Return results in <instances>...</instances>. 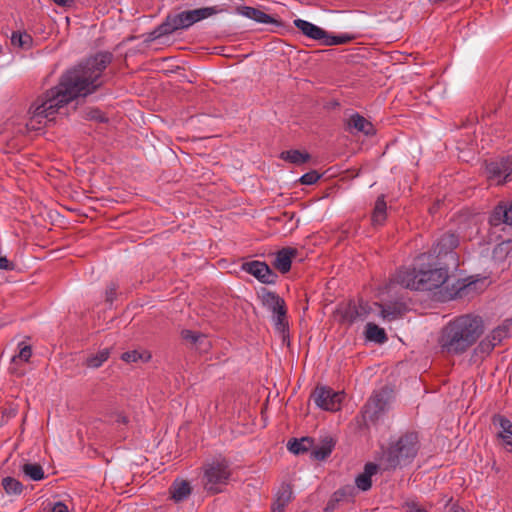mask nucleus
Segmentation results:
<instances>
[{
    "instance_id": "nucleus-14",
    "label": "nucleus",
    "mask_w": 512,
    "mask_h": 512,
    "mask_svg": "<svg viewBox=\"0 0 512 512\" xmlns=\"http://www.w3.org/2000/svg\"><path fill=\"white\" fill-rule=\"evenodd\" d=\"M258 295L263 306L267 308L272 313V315L279 313L280 310L287 308L284 299L275 292L263 288Z\"/></svg>"
},
{
    "instance_id": "nucleus-31",
    "label": "nucleus",
    "mask_w": 512,
    "mask_h": 512,
    "mask_svg": "<svg viewBox=\"0 0 512 512\" xmlns=\"http://www.w3.org/2000/svg\"><path fill=\"white\" fill-rule=\"evenodd\" d=\"M333 447L334 443L332 440H327L320 446L315 447L311 452V456L316 460H324L331 454Z\"/></svg>"
},
{
    "instance_id": "nucleus-35",
    "label": "nucleus",
    "mask_w": 512,
    "mask_h": 512,
    "mask_svg": "<svg viewBox=\"0 0 512 512\" xmlns=\"http://www.w3.org/2000/svg\"><path fill=\"white\" fill-rule=\"evenodd\" d=\"M359 313L355 305H348L342 312V320L348 324H352L360 318Z\"/></svg>"
},
{
    "instance_id": "nucleus-45",
    "label": "nucleus",
    "mask_w": 512,
    "mask_h": 512,
    "mask_svg": "<svg viewBox=\"0 0 512 512\" xmlns=\"http://www.w3.org/2000/svg\"><path fill=\"white\" fill-rule=\"evenodd\" d=\"M451 512H464V510L461 507H459L458 505H453L451 507Z\"/></svg>"
},
{
    "instance_id": "nucleus-6",
    "label": "nucleus",
    "mask_w": 512,
    "mask_h": 512,
    "mask_svg": "<svg viewBox=\"0 0 512 512\" xmlns=\"http://www.w3.org/2000/svg\"><path fill=\"white\" fill-rule=\"evenodd\" d=\"M419 439L416 433H406L393 443L387 452V462L390 467L409 464L417 455Z\"/></svg>"
},
{
    "instance_id": "nucleus-40",
    "label": "nucleus",
    "mask_w": 512,
    "mask_h": 512,
    "mask_svg": "<svg viewBox=\"0 0 512 512\" xmlns=\"http://www.w3.org/2000/svg\"><path fill=\"white\" fill-rule=\"evenodd\" d=\"M141 358L142 355L137 351H128L123 353L121 356V359L128 363L137 362Z\"/></svg>"
},
{
    "instance_id": "nucleus-9",
    "label": "nucleus",
    "mask_w": 512,
    "mask_h": 512,
    "mask_svg": "<svg viewBox=\"0 0 512 512\" xmlns=\"http://www.w3.org/2000/svg\"><path fill=\"white\" fill-rule=\"evenodd\" d=\"M509 336V326L500 325L493 329L475 348V353L481 356L489 355L493 349Z\"/></svg>"
},
{
    "instance_id": "nucleus-32",
    "label": "nucleus",
    "mask_w": 512,
    "mask_h": 512,
    "mask_svg": "<svg viewBox=\"0 0 512 512\" xmlns=\"http://www.w3.org/2000/svg\"><path fill=\"white\" fill-rule=\"evenodd\" d=\"M11 43L15 47L28 49L31 46L32 38L27 33L13 32L11 36Z\"/></svg>"
},
{
    "instance_id": "nucleus-23",
    "label": "nucleus",
    "mask_w": 512,
    "mask_h": 512,
    "mask_svg": "<svg viewBox=\"0 0 512 512\" xmlns=\"http://www.w3.org/2000/svg\"><path fill=\"white\" fill-rule=\"evenodd\" d=\"M272 321L275 331L285 339L289 331L287 308L280 310L279 313L273 314Z\"/></svg>"
},
{
    "instance_id": "nucleus-21",
    "label": "nucleus",
    "mask_w": 512,
    "mask_h": 512,
    "mask_svg": "<svg viewBox=\"0 0 512 512\" xmlns=\"http://www.w3.org/2000/svg\"><path fill=\"white\" fill-rule=\"evenodd\" d=\"M490 223L494 226L501 223L512 225V205L509 208L505 205H498L490 217Z\"/></svg>"
},
{
    "instance_id": "nucleus-7",
    "label": "nucleus",
    "mask_w": 512,
    "mask_h": 512,
    "mask_svg": "<svg viewBox=\"0 0 512 512\" xmlns=\"http://www.w3.org/2000/svg\"><path fill=\"white\" fill-rule=\"evenodd\" d=\"M315 404L327 411H337L340 409L344 398L343 392H335L333 389L325 386L316 387L312 394Z\"/></svg>"
},
{
    "instance_id": "nucleus-41",
    "label": "nucleus",
    "mask_w": 512,
    "mask_h": 512,
    "mask_svg": "<svg viewBox=\"0 0 512 512\" xmlns=\"http://www.w3.org/2000/svg\"><path fill=\"white\" fill-rule=\"evenodd\" d=\"M117 285L115 283H110V285L106 288V301L112 303L116 298Z\"/></svg>"
},
{
    "instance_id": "nucleus-38",
    "label": "nucleus",
    "mask_w": 512,
    "mask_h": 512,
    "mask_svg": "<svg viewBox=\"0 0 512 512\" xmlns=\"http://www.w3.org/2000/svg\"><path fill=\"white\" fill-rule=\"evenodd\" d=\"M402 508L406 510V512H429L425 508H423L415 499H407L403 502Z\"/></svg>"
},
{
    "instance_id": "nucleus-4",
    "label": "nucleus",
    "mask_w": 512,
    "mask_h": 512,
    "mask_svg": "<svg viewBox=\"0 0 512 512\" xmlns=\"http://www.w3.org/2000/svg\"><path fill=\"white\" fill-rule=\"evenodd\" d=\"M217 7H202L168 15L154 31L155 37L170 35L177 30L188 29L193 24L217 14Z\"/></svg>"
},
{
    "instance_id": "nucleus-42",
    "label": "nucleus",
    "mask_w": 512,
    "mask_h": 512,
    "mask_svg": "<svg viewBox=\"0 0 512 512\" xmlns=\"http://www.w3.org/2000/svg\"><path fill=\"white\" fill-rule=\"evenodd\" d=\"M0 269L2 270H13L14 264L10 262L6 257H0Z\"/></svg>"
},
{
    "instance_id": "nucleus-44",
    "label": "nucleus",
    "mask_w": 512,
    "mask_h": 512,
    "mask_svg": "<svg viewBox=\"0 0 512 512\" xmlns=\"http://www.w3.org/2000/svg\"><path fill=\"white\" fill-rule=\"evenodd\" d=\"M52 1L60 6H66L72 2V0H52Z\"/></svg>"
},
{
    "instance_id": "nucleus-34",
    "label": "nucleus",
    "mask_w": 512,
    "mask_h": 512,
    "mask_svg": "<svg viewBox=\"0 0 512 512\" xmlns=\"http://www.w3.org/2000/svg\"><path fill=\"white\" fill-rule=\"evenodd\" d=\"M19 352L17 355L13 356L12 363H17L18 361L28 362L32 356V348L30 345L21 342L19 345Z\"/></svg>"
},
{
    "instance_id": "nucleus-15",
    "label": "nucleus",
    "mask_w": 512,
    "mask_h": 512,
    "mask_svg": "<svg viewBox=\"0 0 512 512\" xmlns=\"http://www.w3.org/2000/svg\"><path fill=\"white\" fill-rule=\"evenodd\" d=\"M293 23L306 37L324 43L327 32L321 27L303 19H295Z\"/></svg>"
},
{
    "instance_id": "nucleus-29",
    "label": "nucleus",
    "mask_w": 512,
    "mask_h": 512,
    "mask_svg": "<svg viewBox=\"0 0 512 512\" xmlns=\"http://www.w3.org/2000/svg\"><path fill=\"white\" fill-rule=\"evenodd\" d=\"M292 492L286 488L283 489L277 496L276 501L272 506V512H284L285 507L291 501Z\"/></svg>"
},
{
    "instance_id": "nucleus-20",
    "label": "nucleus",
    "mask_w": 512,
    "mask_h": 512,
    "mask_svg": "<svg viewBox=\"0 0 512 512\" xmlns=\"http://www.w3.org/2000/svg\"><path fill=\"white\" fill-rule=\"evenodd\" d=\"M493 424L500 428L498 436L506 445L512 446V422L502 415H495Z\"/></svg>"
},
{
    "instance_id": "nucleus-43",
    "label": "nucleus",
    "mask_w": 512,
    "mask_h": 512,
    "mask_svg": "<svg viewBox=\"0 0 512 512\" xmlns=\"http://www.w3.org/2000/svg\"><path fill=\"white\" fill-rule=\"evenodd\" d=\"M51 512H68V507L63 502H57L53 505Z\"/></svg>"
},
{
    "instance_id": "nucleus-25",
    "label": "nucleus",
    "mask_w": 512,
    "mask_h": 512,
    "mask_svg": "<svg viewBox=\"0 0 512 512\" xmlns=\"http://www.w3.org/2000/svg\"><path fill=\"white\" fill-rule=\"evenodd\" d=\"M366 338L370 341L382 344L387 341V335L383 328L374 323H367L365 330Z\"/></svg>"
},
{
    "instance_id": "nucleus-2",
    "label": "nucleus",
    "mask_w": 512,
    "mask_h": 512,
    "mask_svg": "<svg viewBox=\"0 0 512 512\" xmlns=\"http://www.w3.org/2000/svg\"><path fill=\"white\" fill-rule=\"evenodd\" d=\"M483 332L481 317L471 314L457 316L441 329L438 344L444 353L462 355L477 342Z\"/></svg>"
},
{
    "instance_id": "nucleus-46",
    "label": "nucleus",
    "mask_w": 512,
    "mask_h": 512,
    "mask_svg": "<svg viewBox=\"0 0 512 512\" xmlns=\"http://www.w3.org/2000/svg\"><path fill=\"white\" fill-rule=\"evenodd\" d=\"M121 421H122L123 423H126V418H125V417H121Z\"/></svg>"
},
{
    "instance_id": "nucleus-33",
    "label": "nucleus",
    "mask_w": 512,
    "mask_h": 512,
    "mask_svg": "<svg viewBox=\"0 0 512 512\" xmlns=\"http://www.w3.org/2000/svg\"><path fill=\"white\" fill-rule=\"evenodd\" d=\"M377 306L380 308V316L384 320L392 321L401 315V310L396 306H383L381 304H377Z\"/></svg>"
},
{
    "instance_id": "nucleus-16",
    "label": "nucleus",
    "mask_w": 512,
    "mask_h": 512,
    "mask_svg": "<svg viewBox=\"0 0 512 512\" xmlns=\"http://www.w3.org/2000/svg\"><path fill=\"white\" fill-rule=\"evenodd\" d=\"M237 13L261 24H275L277 26L281 25L278 20L254 7L240 6L237 8Z\"/></svg>"
},
{
    "instance_id": "nucleus-22",
    "label": "nucleus",
    "mask_w": 512,
    "mask_h": 512,
    "mask_svg": "<svg viewBox=\"0 0 512 512\" xmlns=\"http://www.w3.org/2000/svg\"><path fill=\"white\" fill-rule=\"evenodd\" d=\"M387 205L384 199V195L377 198L374 209L372 212V224L375 226L383 225L387 217Z\"/></svg>"
},
{
    "instance_id": "nucleus-37",
    "label": "nucleus",
    "mask_w": 512,
    "mask_h": 512,
    "mask_svg": "<svg viewBox=\"0 0 512 512\" xmlns=\"http://www.w3.org/2000/svg\"><path fill=\"white\" fill-rule=\"evenodd\" d=\"M182 338L190 341L191 343H202L206 340V337L198 332L192 331V330H183L182 331Z\"/></svg>"
},
{
    "instance_id": "nucleus-26",
    "label": "nucleus",
    "mask_w": 512,
    "mask_h": 512,
    "mask_svg": "<svg viewBox=\"0 0 512 512\" xmlns=\"http://www.w3.org/2000/svg\"><path fill=\"white\" fill-rule=\"evenodd\" d=\"M21 470L26 477L33 481H40L45 477L42 466L37 463H25L22 465Z\"/></svg>"
},
{
    "instance_id": "nucleus-12",
    "label": "nucleus",
    "mask_w": 512,
    "mask_h": 512,
    "mask_svg": "<svg viewBox=\"0 0 512 512\" xmlns=\"http://www.w3.org/2000/svg\"><path fill=\"white\" fill-rule=\"evenodd\" d=\"M347 130L351 134L362 133L366 136L375 134L373 124L359 113L352 114L347 119Z\"/></svg>"
},
{
    "instance_id": "nucleus-27",
    "label": "nucleus",
    "mask_w": 512,
    "mask_h": 512,
    "mask_svg": "<svg viewBox=\"0 0 512 512\" xmlns=\"http://www.w3.org/2000/svg\"><path fill=\"white\" fill-rule=\"evenodd\" d=\"M110 350L108 348H104L98 351L96 354L90 355L87 357L85 361V365L89 368H99L109 359Z\"/></svg>"
},
{
    "instance_id": "nucleus-30",
    "label": "nucleus",
    "mask_w": 512,
    "mask_h": 512,
    "mask_svg": "<svg viewBox=\"0 0 512 512\" xmlns=\"http://www.w3.org/2000/svg\"><path fill=\"white\" fill-rule=\"evenodd\" d=\"M2 486L5 492L9 495H19L23 491L22 483L13 477L3 478Z\"/></svg>"
},
{
    "instance_id": "nucleus-36",
    "label": "nucleus",
    "mask_w": 512,
    "mask_h": 512,
    "mask_svg": "<svg viewBox=\"0 0 512 512\" xmlns=\"http://www.w3.org/2000/svg\"><path fill=\"white\" fill-rule=\"evenodd\" d=\"M353 39L352 36H349L347 34L345 35H339V36H333L329 35L327 33V37L324 40V44L327 46H333V45H340L350 42Z\"/></svg>"
},
{
    "instance_id": "nucleus-3",
    "label": "nucleus",
    "mask_w": 512,
    "mask_h": 512,
    "mask_svg": "<svg viewBox=\"0 0 512 512\" xmlns=\"http://www.w3.org/2000/svg\"><path fill=\"white\" fill-rule=\"evenodd\" d=\"M431 254L418 256L411 268L400 269L393 281L400 286L416 291H431L441 287L448 280V270L439 267Z\"/></svg>"
},
{
    "instance_id": "nucleus-10",
    "label": "nucleus",
    "mask_w": 512,
    "mask_h": 512,
    "mask_svg": "<svg viewBox=\"0 0 512 512\" xmlns=\"http://www.w3.org/2000/svg\"><path fill=\"white\" fill-rule=\"evenodd\" d=\"M243 269L265 284H273L277 278V275L270 269V267L261 261L245 263L243 264Z\"/></svg>"
},
{
    "instance_id": "nucleus-5",
    "label": "nucleus",
    "mask_w": 512,
    "mask_h": 512,
    "mask_svg": "<svg viewBox=\"0 0 512 512\" xmlns=\"http://www.w3.org/2000/svg\"><path fill=\"white\" fill-rule=\"evenodd\" d=\"M204 489L212 494L222 492L232 476V468L229 460L223 456L215 457L204 463L203 467Z\"/></svg>"
},
{
    "instance_id": "nucleus-18",
    "label": "nucleus",
    "mask_w": 512,
    "mask_h": 512,
    "mask_svg": "<svg viewBox=\"0 0 512 512\" xmlns=\"http://www.w3.org/2000/svg\"><path fill=\"white\" fill-rule=\"evenodd\" d=\"M192 492L191 485L186 480L176 479L169 488L171 499L176 502H182L187 499Z\"/></svg>"
},
{
    "instance_id": "nucleus-19",
    "label": "nucleus",
    "mask_w": 512,
    "mask_h": 512,
    "mask_svg": "<svg viewBox=\"0 0 512 512\" xmlns=\"http://www.w3.org/2000/svg\"><path fill=\"white\" fill-rule=\"evenodd\" d=\"M378 471V466L374 463H367L364 466V471L360 473L356 479L355 484L357 488L361 491H367L372 486V476L375 475Z\"/></svg>"
},
{
    "instance_id": "nucleus-1",
    "label": "nucleus",
    "mask_w": 512,
    "mask_h": 512,
    "mask_svg": "<svg viewBox=\"0 0 512 512\" xmlns=\"http://www.w3.org/2000/svg\"><path fill=\"white\" fill-rule=\"evenodd\" d=\"M112 58L110 52H99L63 73L58 85L31 106L27 129H39L44 120L51 121L64 105L94 93L102 85V74Z\"/></svg>"
},
{
    "instance_id": "nucleus-17",
    "label": "nucleus",
    "mask_w": 512,
    "mask_h": 512,
    "mask_svg": "<svg viewBox=\"0 0 512 512\" xmlns=\"http://www.w3.org/2000/svg\"><path fill=\"white\" fill-rule=\"evenodd\" d=\"M298 251L295 248L286 247L276 253L273 266L281 273H287L291 269L292 260Z\"/></svg>"
},
{
    "instance_id": "nucleus-39",
    "label": "nucleus",
    "mask_w": 512,
    "mask_h": 512,
    "mask_svg": "<svg viewBox=\"0 0 512 512\" xmlns=\"http://www.w3.org/2000/svg\"><path fill=\"white\" fill-rule=\"evenodd\" d=\"M320 178V175L316 171H310L300 178V182L304 185L315 184Z\"/></svg>"
},
{
    "instance_id": "nucleus-28",
    "label": "nucleus",
    "mask_w": 512,
    "mask_h": 512,
    "mask_svg": "<svg viewBox=\"0 0 512 512\" xmlns=\"http://www.w3.org/2000/svg\"><path fill=\"white\" fill-rule=\"evenodd\" d=\"M281 159L293 164H303L310 160V155L299 150H289L281 153Z\"/></svg>"
},
{
    "instance_id": "nucleus-11",
    "label": "nucleus",
    "mask_w": 512,
    "mask_h": 512,
    "mask_svg": "<svg viewBox=\"0 0 512 512\" xmlns=\"http://www.w3.org/2000/svg\"><path fill=\"white\" fill-rule=\"evenodd\" d=\"M458 244L459 239L455 234L445 233L437 240L436 244L428 254L432 255L431 259L434 261L435 259H439L452 252Z\"/></svg>"
},
{
    "instance_id": "nucleus-8",
    "label": "nucleus",
    "mask_w": 512,
    "mask_h": 512,
    "mask_svg": "<svg viewBox=\"0 0 512 512\" xmlns=\"http://www.w3.org/2000/svg\"><path fill=\"white\" fill-rule=\"evenodd\" d=\"M486 173L487 178L497 185L512 180V157L487 163Z\"/></svg>"
},
{
    "instance_id": "nucleus-13",
    "label": "nucleus",
    "mask_w": 512,
    "mask_h": 512,
    "mask_svg": "<svg viewBox=\"0 0 512 512\" xmlns=\"http://www.w3.org/2000/svg\"><path fill=\"white\" fill-rule=\"evenodd\" d=\"M355 489L353 486L347 485L344 486L337 491H335L329 501L327 502V505L325 507L326 512H333L335 511L341 503H349L352 502L355 496Z\"/></svg>"
},
{
    "instance_id": "nucleus-24",
    "label": "nucleus",
    "mask_w": 512,
    "mask_h": 512,
    "mask_svg": "<svg viewBox=\"0 0 512 512\" xmlns=\"http://www.w3.org/2000/svg\"><path fill=\"white\" fill-rule=\"evenodd\" d=\"M313 446V440L309 437H303L301 439H292L288 442L287 447L288 450L295 454L299 455L309 451Z\"/></svg>"
}]
</instances>
